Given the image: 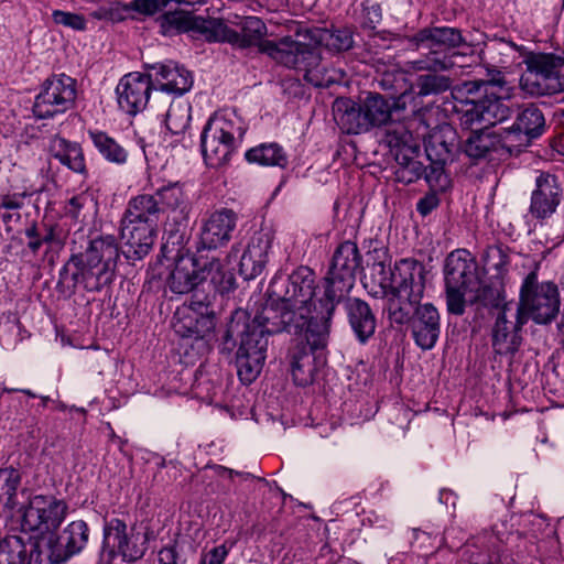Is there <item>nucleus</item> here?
<instances>
[{"mask_svg":"<svg viewBox=\"0 0 564 564\" xmlns=\"http://www.w3.org/2000/svg\"><path fill=\"white\" fill-rule=\"evenodd\" d=\"M455 530L454 529H449V530H446L445 533H444V542L448 545L449 549H457L458 545L456 543H454L453 541H451L453 534H454Z\"/></svg>","mask_w":564,"mask_h":564,"instance_id":"nucleus-57","label":"nucleus"},{"mask_svg":"<svg viewBox=\"0 0 564 564\" xmlns=\"http://www.w3.org/2000/svg\"><path fill=\"white\" fill-rule=\"evenodd\" d=\"M425 267L415 259H401L391 268L384 260L372 263L365 288L373 297L386 299V311L391 323L411 322L415 344L423 350L432 349L441 333L437 308L420 305L425 290Z\"/></svg>","mask_w":564,"mask_h":564,"instance_id":"nucleus-2","label":"nucleus"},{"mask_svg":"<svg viewBox=\"0 0 564 564\" xmlns=\"http://www.w3.org/2000/svg\"><path fill=\"white\" fill-rule=\"evenodd\" d=\"M405 74L400 69L384 72L380 79V86L386 90L399 91L404 87Z\"/></svg>","mask_w":564,"mask_h":564,"instance_id":"nucleus-48","label":"nucleus"},{"mask_svg":"<svg viewBox=\"0 0 564 564\" xmlns=\"http://www.w3.org/2000/svg\"><path fill=\"white\" fill-rule=\"evenodd\" d=\"M48 149L53 158L73 172L79 174L87 172L83 149L77 142L55 135L50 142Z\"/></svg>","mask_w":564,"mask_h":564,"instance_id":"nucleus-35","label":"nucleus"},{"mask_svg":"<svg viewBox=\"0 0 564 564\" xmlns=\"http://www.w3.org/2000/svg\"><path fill=\"white\" fill-rule=\"evenodd\" d=\"M52 17L57 24L69 26L74 30H83L85 28V20L78 14L55 10Z\"/></svg>","mask_w":564,"mask_h":564,"instance_id":"nucleus-49","label":"nucleus"},{"mask_svg":"<svg viewBox=\"0 0 564 564\" xmlns=\"http://www.w3.org/2000/svg\"><path fill=\"white\" fill-rule=\"evenodd\" d=\"M162 208L155 196L149 194L138 195L132 198L124 213L123 219L158 227Z\"/></svg>","mask_w":564,"mask_h":564,"instance_id":"nucleus-36","label":"nucleus"},{"mask_svg":"<svg viewBox=\"0 0 564 564\" xmlns=\"http://www.w3.org/2000/svg\"><path fill=\"white\" fill-rule=\"evenodd\" d=\"M174 330L183 338H192L206 348L208 338L215 328V316L205 299H192L188 304L177 308Z\"/></svg>","mask_w":564,"mask_h":564,"instance_id":"nucleus-16","label":"nucleus"},{"mask_svg":"<svg viewBox=\"0 0 564 564\" xmlns=\"http://www.w3.org/2000/svg\"><path fill=\"white\" fill-rule=\"evenodd\" d=\"M554 149L564 155V131L554 139Z\"/></svg>","mask_w":564,"mask_h":564,"instance_id":"nucleus-56","label":"nucleus"},{"mask_svg":"<svg viewBox=\"0 0 564 564\" xmlns=\"http://www.w3.org/2000/svg\"><path fill=\"white\" fill-rule=\"evenodd\" d=\"M446 163L431 161L430 166L425 167L423 176L433 192H443L449 186L451 181L444 171Z\"/></svg>","mask_w":564,"mask_h":564,"instance_id":"nucleus-46","label":"nucleus"},{"mask_svg":"<svg viewBox=\"0 0 564 564\" xmlns=\"http://www.w3.org/2000/svg\"><path fill=\"white\" fill-rule=\"evenodd\" d=\"M25 236L29 238L28 248L36 253L44 242L35 224L25 229Z\"/></svg>","mask_w":564,"mask_h":564,"instance_id":"nucleus-53","label":"nucleus"},{"mask_svg":"<svg viewBox=\"0 0 564 564\" xmlns=\"http://www.w3.org/2000/svg\"><path fill=\"white\" fill-rule=\"evenodd\" d=\"M276 63L304 70V78L315 87H329L337 82L336 72L321 62L319 51L306 41L285 36L279 43H267L263 48Z\"/></svg>","mask_w":564,"mask_h":564,"instance_id":"nucleus-8","label":"nucleus"},{"mask_svg":"<svg viewBox=\"0 0 564 564\" xmlns=\"http://www.w3.org/2000/svg\"><path fill=\"white\" fill-rule=\"evenodd\" d=\"M21 482L20 471L15 468L0 469V508L13 509L17 506V490Z\"/></svg>","mask_w":564,"mask_h":564,"instance_id":"nucleus-41","label":"nucleus"},{"mask_svg":"<svg viewBox=\"0 0 564 564\" xmlns=\"http://www.w3.org/2000/svg\"><path fill=\"white\" fill-rule=\"evenodd\" d=\"M294 39L306 41L313 50L318 51L319 45L336 52L347 51L352 46V33L349 29H339L333 32L322 29H301Z\"/></svg>","mask_w":564,"mask_h":564,"instance_id":"nucleus-32","label":"nucleus"},{"mask_svg":"<svg viewBox=\"0 0 564 564\" xmlns=\"http://www.w3.org/2000/svg\"><path fill=\"white\" fill-rule=\"evenodd\" d=\"M416 40L419 46L430 50L425 58L412 62L416 70H447L455 66L456 54L448 55V50L460 46L464 39L458 29L442 26L421 30Z\"/></svg>","mask_w":564,"mask_h":564,"instance_id":"nucleus-11","label":"nucleus"},{"mask_svg":"<svg viewBox=\"0 0 564 564\" xmlns=\"http://www.w3.org/2000/svg\"><path fill=\"white\" fill-rule=\"evenodd\" d=\"M403 123L390 124L386 132V142L391 149L398 150L397 160L400 161V169L397 172L398 178L404 183H413L423 176L425 166L415 160L420 150V135H415L410 127Z\"/></svg>","mask_w":564,"mask_h":564,"instance_id":"nucleus-14","label":"nucleus"},{"mask_svg":"<svg viewBox=\"0 0 564 564\" xmlns=\"http://www.w3.org/2000/svg\"><path fill=\"white\" fill-rule=\"evenodd\" d=\"M562 199V188L555 175L541 173L535 178V188L531 194L529 213L535 219L551 217Z\"/></svg>","mask_w":564,"mask_h":564,"instance_id":"nucleus-26","label":"nucleus"},{"mask_svg":"<svg viewBox=\"0 0 564 564\" xmlns=\"http://www.w3.org/2000/svg\"><path fill=\"white\" fill-rule=\"evenodd\" d=\"M0 564H48L36 542L25 543L18 535L0 539Z\"/></svg>","mask_w":564,"mask_h":564,"instance_id":"nucleus-29","label":"nucleus"},{"mask_svg":"<svg viewBox=\"0 0 564 564\" xmlns=\"http://www.w3.org/2000/svg\"><path fill=\"white\" fill-rule=\"evenodd\" d=\"M89 540V528L84 520H75L68 523L57 536L48 540V564H62L74 555L79 554Z\"/></svg>","mask_w":564,"mask_h":564,"instance_id":"nucleus-19","label":"nucleus"},{"mask_svg":"<svg viewBox=\"0 0 564 564\" xmlns=\"http://www.w3.org/2000/svg\"><path fill=\"white\" fill-rule=\"evenodd\" d=\"M186 28L203 36L208 42H226L234 46L246 48L258 46L261 53L268 55L263 50L267 43L275 41L263 40L267 34L264 22L257 17H246L241 21L240 32L230 29L220 19L188 18ZM281 40L276 41L279 43Z\"/></svg>","mask_w":564,"mask_h":564,"instance_id":"nucleus-9","label":"nucleus"},{"mask_svg":"<svg viewBox=\"0 0 564 564\" xmlns=\"http://www.w3.org/2000/svg\"><path fill=\"white\" fill-rule=\"evenodd\" d=\"M21 392L25 393L26 395L31 397V398H35V393H33L31 390H21Z\"/></svg>","mask_w":564,"mask_h":564,"instance_id":"nucleus-60","label":"nucleus"},{"mask_svg":"<svg viewBox=\"0 0 564 564\" xmlns=\"http://www.w3.org/2000/svg\"><path fill=\"white\" fill-rule=\"evenodd\" d=\"M424 138L425 152L430 161L449 162L458 149V138L451 124L435 127L425 138L424 132L416 130L415 135Z\"/></svg>","mask_w":564,"mask_h":564,"instance_id":"nucleus-28","label":"nucleus"},{"mask_svg":"<svg viewBox=\"0 0 564 564\" xmlns=\"http://www.w3.org/2000/svg\"><path fill=\"white\" fill-rule=\"evenodd\" d=\"M162 212L167 209L175 214L176 219H186L191 209L188 197L180 183H170L156 189L155 195Z\"/></svg>","mask_w":564,"mask_h":564,"instance_id":"nucleus-38","label":"nucleus"},{"mask_svg":"<svg viewBox=\"0 0 564 564\" xmlns=\"http://www.w3.org/2000/svg\"><path fill=\"white\" fill-rule=\"evenodd\" d=\"M487 79H478V80H470L466 82L464 84V88L468 94L476 93L480 90L481 87H485V90L489 87H499L500 89H503L506 85L505 76L502 75V72L497 68H487Z\"/></svg>","mask_w":564,"mask_h":564,"instance_id":"nucleus-47","label":"nucleus"},{"mask_svg":"<svg viewBox=\"0 0 564 564\" xmlns=\"http://www.w3.org/2000/svg\"><path fill=\"white\" fill-rule=\"evenodd\" d=\"M191 121V106L184 101L171 102L164 116L166 129L172 134H181L186 131Z\"/></svg>","mask_w":564,"mask_h":564,"instance_id":"nucleus-43","label":"nucleus"},{"mask_svg":"<svg viewBox=\"0 0 564 564\" xmlns=\"http://www.w3.org/2000/svg\"><path fill=\"white\" fill-rule=\"evenodd\" d=\"M544 124L545 120L542 111L536 106L531 105L518 113L514 123L510 128H503L501 131L506 139L512 138V141L524 143L541 135Z\"/></svg>","mask_w":564,"mask_h":564,"instance_id":"nucleus-30","label":"nucleus"},{"mask_svg":"<svg viewBox=\"0 0 564 564\" xmlns=\"http://www.w3.org/2000/svg\"><path fill=\"white\" fill-rule=\"evenodd\" d=\"M360 265V254L355 242L345 241L334 252L332 263L323 284L318 288L313 274L314 296L311 310L317 313L321 323L311 324V340L316 346H323L330 334L332 318L337 305L346 299L356 280V271Z\"/></svg>","mask_w":564,"mask_h":564,"instance_id":"nucleus-3","label":"nucleus"},{"mask_svg":"<svg viewBox=\"0 0 564 564\" xmlns=\"http://www.w3.org/2000/svg\"><path fill=\"white\" fill-rule=\"evenodd\" d=\"M484 98L478 99L482 112V121L488 128L508 119L512 113V105L509 99V90L503 95H496L494 91L485 90Z\"/></svg>","mask_w":564,"mask_h":564,"instance_id":"nucleus-37","label":"nucleus"},{"mask_svg":"<svg viewBox=\"0 0 564 564\" xmlns=\"http://www.w3.org/2000/svg\"><path fill=\"white\" fill-rule=\"evenodd\" d=\"M444 275L449 313L462 315L467 300L478 301L484 305H498V293L492 288L481 284L477 263L469 251H452L445 261Z\"/></svg>","mask_w":564,"mask_h":564,"instance_id":"nucleus-4","label":"nucleus"},{"mask_svg":"<svg viewBox=\"0 0 564 564\" xmlns=\"http://www.w3.org/2000/svg\"><path fill=\"white\" fill-rule=\"evenodd\" d=\"M408 93L397 98H386L370 93L359 102L350 98H337L333 104V115L340 130L347 134H359L390 123L394 111L404 110Z\"/></svg>","mask_w":564,"mask_h":564,"instance_id":"nucleus-5","label":"nucleus"},{"mask_svg":"<svg viewBox=\"0 0 564 564\" xmlns=\"http://www.w3.org/2000/svg\"><path fill=\"white\" fill-rule=\"evenodd\" d=\"M243 120L234 111L214 113L200 134L205 163L213 169L227 165L246 133Z\"/></svg>","mask_w":564,"mask_h":564,"instance_id":"nucleus-7","label":"nucleus"},{"mask_svg":"<svg viewBox=\"0 0 564 564\" xmlns=\"http://www.w3.org/2000/svg\"><path fill=\"white\" fill-rule=\"evenodd\" d=\"M455 111L462 128L470 131L488 128L482 121V112H480L481 108L478 100L460 101L455 106Z\"/></svg>","mask_w":564,"mask_h":564,"instance_id":"nucleus-45","label":"nucleus"},{"mask_svg":"<svg viewBox=\"0 0 564 564\" xmlns=\"http://www.w3.org/2000/svg\"><path fill=\"white\" fill-rule=\"evenodd\" d=\"M156 237V227L122 219V252L129 261L144 258L152 249Z\"/></svg>","mask_w":564,"mask_h":564,"instance_id":"nucleus-27","label":"nucleus"},{"mask_svg":"<svg viewBox=\"0 0 564 564\" xmlns=\"http://www.w3.org/2000/svg\"><path fill=\"white\" fill-rule=\"evenodd\" d=\"M273 240L274 231L270 226H262L252 235L239 262V272L245 280H252L263 272Z\"/></svg>","mask_w":564,"mask_h":564,"instance_id":"nucleus-21","label":"nucleus"},{"mask_svg":"<svg viewBox=\"0 0 564 564\" xmlns=\"http://www.w3.org/2000/svg\"><path fill=\"white\" fill-rule=\"evenodd\" d=\"M139 538L133 529L128 530L123 520L111 518L104 525V547L111 556L120 555L127 562H135L143 557L145 547L138 543Z\"/></svg>","mask_w":564,"mask_h":564,"instance_id":"nucleus-20","label":"nucleus"},{"mask_svg":"<svg viewBox=\"0 0 564 564\" xmlns=\"http://www.w3.org/2000/svg\"><path fill=\"white\" fill-rule=\"evenodd\" d=\"M88 135L99 154L110 163L124 164L128 160L127 150L113 138L98 130H89Z\"/></svg>","mask_w":564,"mask_h":564,"instance_id":"nucleus-40","label":"nucleus"},{"mask_svg":"<svg viewBox=\"0 0 564 564\" xmlns=\"http://www.w3.org/2000/svg\"><path fill=\"white\" fill-rule=\"evenodd\" d=\"M87 197L84 195H77L69 199L67 213L73 217H77L79 210L85 205Z\"/></svg>","mask_w":564,"mask_h":564,"instance_id":"nucleus-54","label":"nucleus"},{"mask_svg":"<svg viewBox=\"0 0 564 564\" xmlns=\"http://www.w3.org/2000/svg\"><path fill=\"white\" fill-rule=\"evenodd\" d=\"M207 278L221 292L228 291L234 283L232 274L223 268L218 259L199 265L192 257H180L167 278V286L175 294H185Z\"/></svg>","mask_w":564,"mask_h":564,"instance_id":"nucleus-10","label":"nucleus"},{"mask_svg":"<svg viewBox=\"0 0 564 564\" xmlns=\"http://www.w3.org/2000/svg\"><path fill=\"white\" fill-rule=\"evenodd\" d=\"M502 542L501 536L486 531L466 545L458 564H498Z\"/></svg>","mask_w":564,"mask_h":564,"instance_id":"nucleus-31","label":"nucleus"},{"mask_svg":"<svg viewBox=\"0 0 564 564\" xmlns=\"http://www.w3.org/2000/svg\"><path fill=\"white\" fill-rule=\"evenodd\" d=\"M345 310L357 339L365 344L375 334L377 325L369 304L357 297H348Z\"/></svg>","mask_w":564,"mask_h":564,"instance_id":"nucleus-33","label":"nucleus"},{"mask_svg":"<svg viewBox=\"0 0 564 564\" xmlns=\"http://www.w3.org/2000/svg\"><path fill=\"white\" fill-rule=\"evenodd\" d=\"M506 140L503 132L492 131L490 128H479L470 131L465 141L464 152L473 159L485 158L488 153L503 147Z\"/></svg>","mask_w":564,"mask_h":564,"instance_id":"nucleus-34","label":"nucleus"},{"mask_svg":"<svg viewBox=\"0 0 564 564\" xmlns=\"http://www.w3.org/2000/svg\"><path fill=\"white\" fill-rule=\"evenodd\" d=\"M26 196L28 194L25 192L4 194L0 196V219L8 229L20 221V210L24 206V199Z\"/></svg>","mask_w":564,"mask_h":564,"instance_id":"nucleus-44","label":"nucleus"},{"mask_svg":"<svg viewBox=\"0 0 564 564\" xmlns=\"http://www.w3.org/2000/svg\"><path fill=\"white\" fill-rule=\"evenodd\" d=\"M68 513L64 499L53 495H35L22 510L21 527L26 532L54 533Z\"/></svg>","mask_w":564,"mask_h":564,"instance_id":"nucleus-13","label":"nucleus"},{"mask_svg":"<svg viewBox=\"0 0 564 564\" xmlns=\"http://www.w3.org/2000/svg\"><path fill=\"white\" fill-rule=\"evenodd\" d=\"M449 495H451L449 491L441 490V492H440V501L443 502V503H447Z\"/></svg>","mask_w":564,"mask_h":564,"instance_id":"nucleus-58","label":"nucleus"},{"mask_svg":"<svg viewBox=\"0 0 564 564\" xmlns=\"http://www.w3.org/2000/svg\"><path fill=\"white\" fill-rule=\"evenodd\" d=\"M76 94L75 79L64 74L54 75L44 82L35 97L33 113L39 119L64 113L74 107Z\"/></svg>","mask_w":564,"mask_h":564,"instance_id":"nucleus-15","label":"nucleus"},{"mask_svg":"<svg viewBox=\"0 0 564 564\" xmlns=\"http://www.w3.org/2000/svg\"><path fill=\"white\" fill-rule=\"evenodd\" d=\"M166 20L170 22V23H177L180 18L177 15H167L166 17Z\"/></svg>","mask_w":564,"mask_h":564,"instance_id":"nucleus-59","label":"nucleus"},{"mask_svg":"<svg viewBox=\"0 0 564 564\" xmlns=\"http://www.w3.org/2000/svg\"><path fill=\"white\" fill-rule=\"evenodd\" d=\"M521 312L530 316L536 324L551 323L560 311V293L552 282H538L535 272L529 273L520 291Z\"/></svg>","mask_w":564,"mask_h":564,"instance_id":"nucleus-12","label":"nucleus"},{"mask_svg":"<svg viewBox=\"0 0 564 564\" xmlns=\"http://www.w3.org/2000/svg\"><path fill=\"white\" fill-rule=\"evenodd\" d=\"M237 252H238V250H236V248H235V247H232V248H231V251H230V256H231L232 253H236V254H237Z\"/></svg>","mask_w":564,"mask_h":564,"instance_id":"nucleus-61","label":"nucleus"},{"mask_svg":"<svg viewBox=\"0 0 564 564\" xmlns=\"http://www.w3.org/2000/svg\"><path fill=\"white\" fill-rule=\"evenodd\" d=\"M429 74L419 75L414 88L419 96L438 95L451 88L452 80L448 76L437 74L438 70H430Z\"/></svg>","mask_w":564,"mask_h":564,"instance_id":"nucleus-42","label":"nucleus"},{"mask_svg":"<svg viewBox=\"0 0 564 564\" xmlns=\"http://www.w3.org/2000/svg\"><path fill=\"white\" fill-rule=\"evenodd\" d=\"M527 315L517 302L505 303L498 311L492 328V348L498 355H513L521 345L519 330Z\"/></svg>","mask_w":564,"mask_h":564,"instance_id":"nucleus-17","label":"nucleus"},{"mask_svg":"<svg viewBox=\"0 0 564 564\" xmlns=\"http://www.w3.org/2000/svg\"><path fill=\"white\" fill-rule=\"evenodd\" d=\"M527 73L523 80L536 86V94L555 91L560 87L558 76L564 59L553 54H530L525 58Z\"/></svg>","mask_w":564,"mask_h":564,"instance_id":"nucleus-22","label":"nucleus"},{"mask_svg":"<svg viewBox=\"0 0 564 564\" xmlns=\"http://www.w3.org/2000/svg\"><path fill=\"white\" fill-rule=\"evenodd\" d=\"M316 321L321 323V318H317V313L313 312L307 317L306 328V344L297 345L291 351V372L294 382L297 386H307L313 382L314 375L319 366H323L325 360L321 356H315L314 351L324 349L329 339V335L326 338V343L323 346H316L311 340V324Z\"/></svg>","mask_w":564,"mask_h":564,"instance_id":"nucleus-18","label":"nucleus"},{"mask_svg":"<svg viewBox=\"0 0 564 564\" xmlns=\"http://www.w3.org/2000/svg\"><path fill=\"white\" fill-rule=\"evenodd\" d=\"M267 293L265 303L252 319L246 311H235L224 336L227 349L239 340L236 365L238 377L245 384L252 383L263 368L269 335L302 334L312 313L313 274L303 265L289 275L275 274Z\"/></svg>","mask_w":564,"mask_h":564,"instance_id":"nucleus-1","label":"nucleus"},{"mask_svg":"<svg viewBox=\"0 0 564 564\" xmlns=\"http://www.w3.org/2000/svg\"><path fill=\"white\" fill-rule=\"evenodd\" d=\"M119 250L112 236L90 241L85 252L72 256L65 269L75 285L87 292H99L115 279Z\"/></svg>","mask_w":564,"mask_h":564,"instance_id":"nucleus-6","label":"nucleus"},{"mask_svg":"<svg viewBox=\"0 0 564 564\" xmlns=\"http://www.w3.org/2000/svg\"><path fill=\"white\" fill-rule=\"evenodd\" d=\"M238 216L228 208L212 213L205 219L199 232V249L214 250L227 245L237 227Z\"/></svg>","mask_w":564,"mask_h":564,"instance_id":"nucleus-24","label":"nucleus"},{"mask_svg":"<svg viewBox=\"0 0 564 564\" xmlns=\"http://www.w3.org/2000/svg\"><path fill=\"white\" fill-rule=\"evenodd\" d=\"M152 89L154 87L149 73H129L120 79L116 88L118 105L124 112L137 115L150 102Z\"/></svg>","mask_w":564,"mask_h":564,"instance_id":"nucleus-23","label":"nucleus"},{"mask_svg":"<svg viewBox=\"0 0 564 564\" xmlns=\"http://www.w3.org/2000/svg\"><path fill=\"white\" fill-rule=\"evenodd\" d=\"M245 158L249 163H256L262 166L285 167L289 158L284 149L276 142L262 143L249 149L245 153Z\"/></svg>","mask_w":564,"mask_h":564,"instance_id":"nucleus-39","label":"nucleus"},{"mask_svg":"<svg viewBox=\"0 0 564 564\" xmlns=\"http://www.w3.org/2000/svg\"><path fill=\"white\" fill-rule=\"evenodd\" d=\"M438 205V198L435 193H431L422 197L417 204L416 209L422 216L429 215Z\"/></svg>","mask_w":564,"mask_h":564,"instance_id":"nucleus-52","label":"nucleus"},{"mask_svg":"<svg viewBox=\"0 0 564 564\" xmlns=\"http://www.w3.org/2000/svg\"><path fill=\"white\" fill-rule=\"evenodd\" d=\"M42 236L44 243H52L56 239L55 228L50 226L45 228V232Z\"/></svg>","mask_w":564,"mask_h":564,"instance_id":"nucleus-55","label":"nucleus"},{"mask_svg":"<svg viewBox=\"0 0 564 564\" xmlns=\"http://www.w3.org/2000/svg\"><path fill=\"white\" fill-rule=\"evenodd\" d=\"M558 112L561 113L562 117H564V108L558 110Z\"/></svg>","mask_w":564,"mask_h":564,"instance_id":"nucleus-62","label":"nucleus"},{"mask_svg":"<svg viewBox=\"0 0 564 564\" xmlns=\"http://www.w3.org/2000/svg\"><path fill=\"white\" fill-rule=\"evenodd\" d=\"M167 0H133L131 9L143 14L152 15L165 8Z\"/></svg>","mask_w":564,"mask_h":564,"instance_id":"nucleus-50","label":"nucleus"},{"mask_svg":"<svg viewBox=\"0 0 564 564\" xmlns=\"http://www.w3.org/2000/svg\"><path fill=\"white\" fill-rule=\"evenodd\" d=\"M228 554L229 550L225 544L217 545L208 552L203 553L198 564H224Z\"/></svg>","mask_w":564,"mask_h":564,"instance_id":"nucleus-51","label":"nucleus"},{"mask_svg":"<svg viewBox=\"0 0 564 564\" xmlns=\"http://www.w3.org/2000/svg\"><path fill=\"white\" fill-rule=\"evenodd\" d=\"M149 75L155 95L166 93L181 96L192 88L194 82L188 69L172 61L151 65Z\"/></svg>","mask_w":564,"mask_h":564,"instance_id":"nucleus-25","label":"nucleus"}]
</instances>
